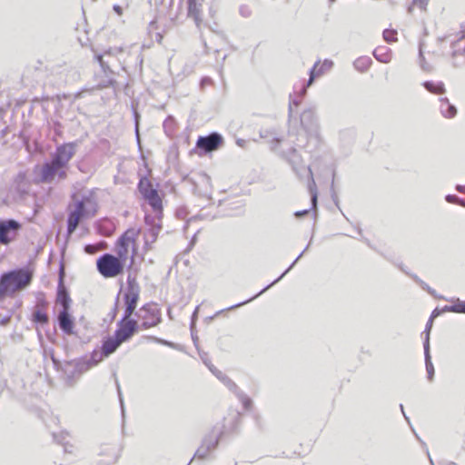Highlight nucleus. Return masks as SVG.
<instances>
[{"label": "nucleus", "mask_w": 465, "mask_h": 465, "mask_svg": "<svg viewBox=\"0 0 465 465\" xmlns=\"http://www.w3.org/2000/svg\"><path fill=\"white\" fill-rule=\"evenodd\" d=\"M137 191L141 198L151 207L157 220L162 221L163 217V193H160L159 183L153 185L147 174H143L139 177Z\"/></svg>", "instance_id": "obj_1"}, {"label": "nucleus", "mask_w": 465, "mask_h": 465, "mask_svg": "<svg viewBox=\"0 0 465 465\" xmlns=\"http://www.w3.org/2000/svg\"><path fill=\"white\" fill-rule=\"evenodd\" d=\"M32 275L26 268H19L0 274V300L5 294L10 295L15 290L30 284Z\"/></svg>", "instance_id": "obj_2"}, {"label": "nucleus", "mask_w": 465, "mask_h": 465, "mask_svg": "<svg viewBox=\"0 0 465 465\" xmlns=\"http://www.w3.org/2000/svg\"><path fill=\"white\" fill-rule=\"evenodd\" d=\"M73 208L68 206V212L81 220H86L97 213L98 203L93 190L79 197L77 193L71 194Z\"/></svg>", "instance_id": "obj_3"}, {"label": "nucleus", "mask_w": 465, "mask_h": 465, "mask_svg": "<svg viewBox=\"0 0 465 465\" xmlns=\"http://www.w3.org/2000/svg\"><path fill=\"white\" fill-rule=\"evenodd\" d=\"M95 366V359L89 357L88 354L75 358L70 361H65L64 367V377L67 386H74L79 377Z\"/></svg>", "instance_id": "obj_4"}, {"label": "nucleus", "mask_w": 465, "mask_h": 465, "mask_svg": "<svg viewBox=\"0 0 465 465\" xmlns=\"http://www.w3.org/2000/svg\"><path fill=\"white\" fill-rule=\"evenodd\" d=\"M300 124L307 138L313 142L315 148L318 147L321 143V134L320 124L315 109L312 107L303 109L300 114Z\"/></svg>", "instance_id": "obj_5"}, {"label": "nucleus", "mask_w": 465, "mask_h": 465, "mask_svg": "<svg viewBox=\"0 0 465 465\" xmlns=\"http://www.w3.org/2000/svg\"><path fill=\"white\" fill-rule=\"evenodd\" d=\"M140 286L136 281L135 276L131 272L127 276V287L124 293V313L122 316L127 318L129 316H137L139 312H136V307L139 301Z\"/></svg>", "instance_id": "obj_6"}, {"label": "nucleus", "mask_w": 465, "mask_h": 465, "mask_svg": "<svg viewBox=\"0 0 465 465\" xmlns=\"http://www.w3.org/2000/svg\"><path fill=\"white\" fill-rule=\"evenodd\" d=\"M38 168V182L51 183L54 181H64L67 178V169L55 163L51 158L45 160Z\"/></svg>", "instance_id": "obj_7"}, {"label": "nucleus", "mask_w": 465, "mask_h": 465, "mask_svg": "<svg viewBox=\"0 0 465 465\" xmlns=\"http://www.w3.org/2000/svg\"><path fill=\"white\" fill-rule=\"evenodd\" d=\"M96 268L104 278H113L124 272L117 257L109 252L103 253L97 258Z\"/></svg>", "instance_id": "obj_8"}, {"label": "nucleus", "mask_w": 465, "mask_h": 465, "mask_svg": "<svg viewBox=\"0 0 465 465\" xmlns=\"http://www.w3.org/2000/svg\"><path fill=\"white\" fill-rule=\"evenodd\" d=\"M77 146V141L58 144L54 151L50 153L49 158L54 160L56 164L62 165L68 170L69 162L75 154Z\"/></svg>", "instance_id": "obj_9"}, {"label": "nucleus", "mask_w": 465, "mask_h": 465, "mask_svg": "<svg viewBox=\"0 0 465 465\" xmlns=\"http://www.w3.org/2000/svg\"><path fill=\"white\" fill-rule=\"evenodd\" d=\"M224 143L223 136L218 132H211L207 135H201L196 141V147L200 155H205L220 149Z\"/></svg>", "instance_id": "obj_10"}, {"label": "nucleus", "mask_w": 465, "mask_h": 465, "mask_svg": "<svg viewBox=\"0 0 465 465\" xmlns=\"http://www.w3.org/2000/svg\"><path fill=\"white\" fill-rule=\"evenodd\" d=\"M136 317L142 319L143 330L157 326L162 322L161 310L154 303L143 304Z\"/></svg>", "instance_id": "obj_11"}, {"label": "nucleus", "mask_w": 465, "mask_h": 465, "mask_svg": "<svg viewBox=\"0 0 465 465\" xmlns=\"http://www.w3.org/2000/svg\"><path fill=\"white\" fill-rule=\"evenodd\" d=\"M123 342L114 334L108 335L102 340L100 351L94 350L89 357L95 359V366L114 353Z\"/></svg>", "instance_id": "obj_12"}, {"label": "nucleus", "mask_w": 465, "mask_h": 465, "mask_svg": "<svg viewBox=\"0 0 465 465\" xmlns=\"http://www.w3.org/2000/svg\"><path fill=\"white\" fill-rule=\"evenodd\" d=\"M304 172L308 173V191L311 194V207L308 209L296 211L293 214L296 218L301 219L305 215L309 214L311 212L313 214V218H317V204H318V189L315 180L313 178V173L312 169L310 168H302Z\"/></svg>", "instance_id": "obj_13"}, {"label": "nucleus", "mask_w": 465, "mask_h": 465, "mask_svg": "<svg viewBox=\"0 0 465 465\" xmlns=\"http://www.w3.org/2000/svg\"><path fill=\"white\" fill-rule=\"evenodd\" d=\"M21 228V223L13 218H0V245H8L15 241Z\"/></svg>", "instance_id": "obj_14"}, {"label": "nucleus", "mask_w": 465, "mask_h": 465, "mask_svg": "<svg viewBox=\"0 0 465 465\" xmlns=\"http://www.w3.org/2000/svg\"><path fill=\"white\" fill-rule=\"evenodd\" d=\"M145 224L148 226V229L144 232V248L149 250L151 249V245L156 242L159 232L162 230V221L157 220L154 216H152L149 213H145L144 215Z\"/></svg>", "instance_id": "obj_15"}, {"label": "nucleus", "mask_w": 465, "mask_h": 465, "mask_svg": "<svg viewBox=\"0 0 465 465\" xmlns=\"http://www.w3.org/2000/svg\"><path fill=\"white\" fill-rule=\"evenodd\" d=\"M310 246V242L307 244V246L304 248V250L300 253L298 254V256L296 257V259L291 263V265L278 277L276 278L274 281H272L271 283H269L268 285H266L262 290H261L257 294H255L254 296H252V298L246 300V301H243V302H238L236 304H233V305H231L229 306L228 308H225V309H223L219 312H217L215 313V315H218L220 313H222L224 311H229V310H233V309H236V308H239L246 303H248L249 302L256 299L257 297H259L261 294H262L263 292H265L267 290H269L271 287H272L274 284H276L277 282H279L293 267L294 265L297 263V262L302 257L303 253L308 250Z\"/></svg>", "instance_id": "obj_16"}, {"label": "nucleus", "mask_w": 465, "mask_h": 465, "mask_svg": "<svg viewBox=\"0 0 465 465\" xmlns=\"http://www.w3.org/2000/svg\"><path fill=\"white\" fill-rule=\"evenodd\" d=\"M279 154L289 163L292 171L299 178H302L304 175L308 176V173L304 172L302 168L311 169V167L302 164V157L294 147L290 148L288 151H282Z\"/></svg>", "instance_id": "obj_17"}, {"label": "nucleus", "mask_w": 465, "mask_h": 465, "mask_svg": "<svg viewBox=\"0 0 465 465\" xmlns=\"http://www.w3.org/2000/svg\"><path fill=\"white\" fill-rule=\"evenodd\" d=\"M55 322L64 334H75V319L73 316L71 310H60Z\"/></svg>", "instance_id": "obj_18"}, {"label": "nucleus", "mask_w": 465, "mask_h": 465, "mask_svg": "<svg viewBox=\"0 0 465 465\" xmlns=\"http://www.w3.org/2000/svg\"><path fill=\"white\" fill-rule=\"evenodd\" d=\"M224 434V427L218 428L213 426L211 431L206 434L202 442L209 450L210 452L215 450Z\"/></svg>", "instance_id": "obj_19"}, {"label": "nucleus", "mask_w": 465, "mask_h": 465, "mask_svg": "<svg viewBox=\"0 0 465 465\" xmlns=\"http://www.w3.org/2000/svg\"><path fill=\"white\" fill-rule=\"evenodd\" d=\"M200 357L204 365L210 370V371L220 380L229 390L236 389V383L230 379L226 374L218 370L209 360L206 353L201 354Z\"/></svg>", "instance_id": "obj_20"}, {"label": "nucleus", "mask_w": 465, "mask_h": 465, "mask_svg": "<svg viewBox=\"0 0 465 465\" xmlns=\"http://www.w3.org/2000/svg\"><path fill=\"white\" fill-rule=\"evenodd\" d=\"M56 302L61 306L60 310H71L72 299L68 288L63 283V279L57 284Z\"/></svg>", "instance_id": "obj_21"}, {"label": "nucleus", "mask_w": 465, "mask_h": 465, "mask_svg": "<svg viewBox=\"0 0 465 465\" xmlns=\"http://www.w3.org/2000/svg\"><path fill=\"white\" fill-rule=\"evenodd\" d=\"M115 337H117L123 343L129 341L132 339L129 325L127 323V318H122L116 323V329L114 331Z\"/></svg>", "instance_id": "obj_22"}, {"label": "nucleus", "mask_w": 465, "mask_h": 465, "mask_svg": "<svg viewBox=\"0 0 465 465\" xmlns=\"http://www.w3.org/2000/svg\"><path fill=\"white\" fill-rule=\"evenodd\" d=\"M14 183V191L20 199L28 194L29 185L25 173L19 172L15 178Z\"/></svg>", "instance_id": "obj_23"}, {"label": "nucleus", "mask_w": 465, "mask_h": 465, "mask_svg": "<svg viewBox=\"0 0 465 465\" xmlns=\"http://www.w3.org/2000/svg\"><path fill=\"white\" fill-rule=\"evenodd\" d=\"M201 6L202 4L198 0H187V16L193 18L198 27L202 23Z\"/></svg>", "instance_id": "obj_24"}, {"label": "nucleus", "mask_w": 465, "mask_h": 465, "mask_svg": "<svg viewBox=\"0 0 465 465\" xmlns=\"http://www.w3.org/2000/svg\"><path fill=\"white\" fill-rule=\"evenodd\" d=\"M440 114L445 118H453L457 114V108L454 104H450L447 97H440Z\"/></svg>", "instance_id": "obj_25"}, {"label": "nucleus", "mask_w": 465, "mask_h": 465, "mask_svg": "<svg viewBox=\"0 0 465 465\" xmlns=\"http://www.w3.org/2000/svg\"><path fill=\"white\" fill-rule=\"evenodd\" d=\"M134 232L132 229L126 230L121 236L117 239L116 248L121 249H129L130 242L134 239Z\"/></svg>", "instance_id": "obj_26"}, {"label": "nucleus", "mask_w": 465, "mask_h": 465, "mask_svg": "<svg viewBox=\"0 0 465 465\" xmlns=\"http://www.w3.org/2000/svg\"><path fill=\"white\" fill-rule=\"evenodd\" d=\"M422 86L430 93L435 94H444L446 92L445 85L443 82L438 81L434 82L431 80L424 81L422 83Z\"/></svg>", "instance_id": "obj_27"}, {"label": "nucleus", "mask_w": 465, "mask_h": 465, "mask_svg": "<svg viewBox=\"0 0 465 465\" xmlns=\"http://www.w3.org/2000/svg\"><path fill=\"white\" fill-rule=\"evenodd\" d=\"M32 322H34L36 325H46L49 322V316L46 312L42 308H35L33 312Z\"/></svg>", "instance_id": "obj_28"}, {"label": "nucleus", "mask_w": 465, "mask_h": 465, "mask_svg": "<svg viewBox=\"0 0 465 465\" xmlns=\"http://www.w3.org/2000/svg\"><path fill=\"white\" fill-rule=\"evenodd\" d=\"M94 61L99 64L101 70L106 76L114 74V72L110 66L111 61L109 59H104V54H94Z\"/></svg>", "instance_id": "obj_29"}, {"label": "nucleus", "mask_w": 465, "mask_h": 465, "mask_svg": "<svg viewBox=\"0 0 465 465\" xmlns=\"http://www.w3.org/2000/svg\"><path fill=\"white\" fill-rule=\"evenodd\" d=\"M47 352H50V360L52 361L54 368L57 371H61L63 373L64 372V367L65 365V361H61L60 360H58L55 357L54 350L52 347H49V348L45 347L43 349V357H44V359H46V353Z\"/></svg>", "instance_id": "obj_30"}, {"label": "nucleus", "mask_w": 465, "mask_h": 465, "mask_svg": "<svg viewBox=\"0 0 465 465\" xmlns=\"http://www.w3.org/2000/svg\"><path fill=\"white\" fill-rule=\"evenodd\" d=\"M450 302H452L451 304L443 306V311L465 314V301L457 298L451 299Z\"/></svg>", "instance_id": "obj_31"}, {"label": "nucleus", "mask_w": 465, "mask_h": 465, "mask_svg": "<svg viewBox=\"0 0 465 465\" xmlns=\"http://www.w3.org/2000/svg\"><path fill=\"white\" fill-rule=\"evenodd\" d=\"M230 391H232L236 395V397L241 401V403L242 404V407L245 411H249L252 409V400L247 394H245L242 391H241L237 385H236V389L230 390Z\"/></svg>", "instance_id": "obj_32"}, {"label": "nucleus", "mask_w": 465, "mask_h": 465, "mask_svg": "<svg viewBox=\"0 0 465 465\" xmlns=\"http://www.w3.org/2000/svg\"><path fill=\"white\" fill-rule=\"evenodd\" d=\"M371 64H372V60L371 59V57L361 56V57H358L353 62V66L357 71H359L361 73H364L370 68Z\"/></svg>", "instance_id": "obj_33"}, {"label": "nucleus", "mask_w": 465, "mask_h": 465, "mask_svg": "<svg viewBox=\"0 0 465 465\" xmlns=\"http://www.w3.org/2000/svg\"><path fill=\"white\" fill-rule=\"evenodd\" d=\"M424 361H425V367L427 371V379L431 381L434 378V366L431 361V355L430 351H424Z\"/></svg>", "instance_id": "obj_34"}, {"label": "nucleus", "mask_w": 465, "mask_h": 465, "mask_svg": "<svg viewBox=\"0 0 465 465\" xmlns=\"http://www.w3.org/2000/svg\"><path fill=\"white\" fill-rule=\"evenodd\" d=\"M432 325H433V320L429 318V320L425 325V329L422 332L423 351H430V331H431Z\"/></svg>", "instance_id": "obj_35"}, {"label": "nucleus", "mask_w": 465, "mask_h": 465, "mask_svg": "<svg viewBox=\"0 0 465 465\" xmlns=\"http://www.w3.org/2000/svg\"><path fill=\"white\" fill-rule=\"evenodd\" d=\"M82 221L80 218L74 216L68 212L66 218V232L72 234L75 232L78 227L79 222Z\"/></svg>", "instance_id": "obj_36"}, {"label": "nucleus", "mask_w": 465, "mask_h": 465, "mask_svg": "<svg viewBox=\"0 0 465 465\" xmlns=\"http://www.w3.org/2000/svg\"><path fill=\"white\" fill-rule=\"evenodd\" d=\"M146 339H148L150 341H154L156 343L167 346L169 348L177 350V351H182V348H183L182 345H180L178 343H175V342H173L171 341H167V340H164V339H162V338H158V337H155V336H147Z\"/></svg>", "instance_id": "obj_37"}, {"label": "nucleus", "mask_w": 465, "mask_h": 465, "mask_svg": "<svg viewBox=\"0 0 465 465\" xmlns=\"http://www.w3.org/2000/svg\"><path fill=\"white\" fill-rule=\"evenodd\" d=\"M48 125H49V129L51 131H53V133H54V137H53L54 141H56L57 137H63L64 126H63V124L59 121L53 120L52 122H50L48 124Z\"/></svg>", "instance_id": "obj_38"}, {"label": "nucleus", "mask_w": 465, "mask_h": 465, "mask_svg": "<svg viewBox=\"0 0 465 465\" xmlns=\"http://www.w3.org/2000/svg\"><path fill=\"white\" fill-rule=\"evenodd\" d=\"M127 323L129 325L131 336L133 337L134 334L138 333L140 330L142 329V322L139 323L137 317L135 316H129L127 317Z\"/></svg>", "instance_id": "obj_39"}, {"label": "nucleus", "mask_w": 465, "mask_h": 465, "mask_svg": "<svg viewBox=\"0 0 465 465\" xmlns=\"http://www.w3.org/2000/svg\"><path fill=\"white\" fill-rule=\"evenodd\" d=\"M423 48H424V42L422 40L420 41L419 43V62H420V65L421 67V69L423 71H426V72H430L431 71V66L426 63V60H425V57H424V53H423Z\"/></svg>", "instance_id": "obj_40"}, {"label": "nucleus", "mask_w": 465, "mask_h": 465, "mask_svg": "<svg viewBox=\"0 0 465 465\" xmlns=\"http://www.w3.org/2000/svg\"><path fill=\"white\" fill-rule=\"evenodd\" d=\"M423 48H424V42L422 40L420 41L419 43V62H420V65L421 67V69L423 71H426V72H430L431 71V66L426 63V60H425V57H424V53H423Z\"/></svg>", "instance_id": "obj_41"}, {"label": "nucleus", "mask_w": 465, "mask_h": 465, "mask_svg": "<svg viewBox=\"0 0 465 465\" xmlns=\"http://www.w3.org/2000/svg\"><path fill=\"white\" fill-rule=\"evenodd\" d=\"M210 453L211 452L209 451V450L202 442L200 447L196 450L194 455L190 460V461L188 462L187 465H190L194 458H196L198 460H206L209 457Z\"/></svg>", "instance_id": "obj_42"}, {"label": "nucleus", "mask_w": 465, "mask_h": 465, "mask_svg": "<svg viewBox=\"0 0 465 465\" xmlns=\"http://www.w3.org/2000/svg\"><path fill=\"white\" fill-rule=\"evenodd\" d=\"M457 56H462V60L460 62L453 61L452 64L454 67H460L465 64V45L462 48H456V45L453 47L452 51V58H456Z\"/></svg>", "instance_id": "obj_43"}, {"label": "nucleus", "mask_w": 465, "mask_h": 465, "mask_svg": "<svg viewBox=\"0 0 465 465\" xmlns=\"http://www.w3.org/2000/svg\"><path fill=\"white\" fill-rule=\"evenodd\" d=\"M382 36L388 44H391L397 40V31L394 29H385L382 32Z\"/></svg>", "instance_id": "obj_44"}, {"label": "nucleus", "mask_w": 465, "mask_h": 465, "mask_svg": "<svg viewBox=\"0 0 465 465\" xmlns=\"http://www.w3.org/2000/svg\"><path fill=\"white\" fill-rule=\"evenodd\" d=\"M384 48L378 47L375 48L372 52L373 56L381 63H388L390 61V57L386 53H383L382 51Z\"/></svg>", "instance_id": "obj_45"}, {"label": "nucleus", "mask_w": 465, "mask_h": 465, "mask_svg": "<svg viewBox=\"0 0 465 465\" xmlns=\"http://www.w3.org/2000/svg\"><path fill=\"white\" fill-rule=\"evenodd\" d=\"M277 134V132L274 128H269V129H261L259 131V136L262 139H266L268 143H270V140L273 138Z\"/></svg>", "instance_id": "obj_46"}, {"label": "nucleus", "mask_w": 465, "mask_h": 465, "mask_svg": "<svg viewBox=\"0 0 465 465\" xmlns=\"http://www.w3.org/2000/svg\"><path fill=\"white\" fill-rule=\"evenodd\" d=\"M289 98H290V101H289V106H288V123L291 122L292 117V107L299 106V104L301 103V100L297 97H293L292 94H290Z\"/></svg>", "instance_id": "obj_47"}, {"label": "nucleus", "mask_w": 465, "mask_h": 465, "mask_svg": "<svg viewBox=\"0 0 465 465\" xmlns=\"http://www.w3.org/2000/svg\"><path fill=\"white\" fill-rule=\"evenodd\" d=\"M115 384H116V388H117V394H118L120 407H121V413H122L123 422H124L125 408H124L123 393H122L121 387H120V384H119V381H118L117 378H115Z\"/></svg>", "instance_id": "obj_48"}, {"label": "nucleus", "mask_w": 465, "mask_h": 465, "mask_svg": "<svg viewBox=\"0 0 465 465\" xmlns=\"http://www.w3.org/2000/svg\"><path fill=\"white\" fill-rule=\"evenodd\" d=\"M132 113H133V117H134V124H135L136 139H137V142L139 143V122H140L141 115L138 113V111L134 108V104H132Z\"/></svg>", "instance_id": "obj_49"}, {"label": "nucleus", "mask_w": 465, "mask_h": 465, "mask_svg": "<svg viewBox=\"0 0 465 465\" xmlns=\"http://www.w3.org/2000/svg\"><path fill=\"white\" fill-rule=\"evenodd\" d=\"M116 84L117 81L114 78L107 76V78L101 81L98 85L100 88H114Z\"/></svg>", "instance_id": "obj_50"}, {"label": "nucleus", "mask_w": 465, "mask_h": 465, "mask_svg": "<svg viewBox=\"0 0 465 465\" xmlns=\"http://www.w3.org/2000/svg\"><path fill=\"white\" fill-rule=\"evenodd\" d=\"M334 176H335V173H333V178H332V182H331V188H330V191H331V200L333 202V203L335 204V206L341 210V207H340V200H339V197L335 192V189H334Z\"/></svg>", "instance_id": "obj_51"}, {"label": "nucleus", "mask_w": 465, "mask_h": 465, "mask_svg": "<svg viewBox=\"0 0 465 465\" xmlns=\"http://www.w3.org/2000/svg\"><path fill=\"white\" fill-rule=\"evenodd\" d=\"M117 259L120 264L122 265V268H124L125 261L127 259L128 255V250L117 248Z\"/></svg>", "instance_id": "obj_52"}, {"label": "nucleus", "mask_w": 465, "mask_h": 465, "mask_svg": "<svg viewBox=\"0 0 465 465\" xmlns=\"http://www.w3.org/2000/svg\"><path fill=\"white\" fill-rule=\"evenodd\" d=\"M119 297H120V292L116 295L114 307L112 308L111 312L108 314L111 321H114L116 318L117 313L119 312Z\"/></svg>", "instance_id": "obj_53"}, {"label": "nucleus", "mask_w": 465, "mask_h": 465, "mask_svg": "<svg viewBox=\"0 0 465 465\" xmlns=\"http://www.w3.org/2000/svg\"><path fill=\"white\" fill-rule=\"evenodd\" d=\"M122 52H123L122 47H119V48L109 47V48L105 49L102 54H104V57L107 56L108 59L110 60V58L114 57L116 55V54L122 53Z\"/></svg>", "instance_id": "obj_54"}, {"label": "nucleus", "mask_w": 465, "mask_h": 465, "mask_svg": "<svg viewBox=\"0 0 465 465\" xmlns=\"http://www.w3.org/2000/svg\"><path fill=\"white\" fill-rule=\"evenodd\" d=\"M282 138L278 136L277 134L275 136H273V138L272 140H270V148L272 151H275L277 149L278 146H280V144L282 143Z\"/></svg>", "instance_id": "obj_55"}, {"label": "nucleus", "mask_w": 465, "mask_h": 465, "mask_svg": "<svg viewBox=\"0 0 465 465\" xmlns=\"http://www.w3.org/2000/svg\"><path fill=\"white\" fill-rule=\"evenodd\" d=\"M240 15L244 17L248 18L252 15V10L251 8L246 5H242L239 8Z\"/></svg>", "instance_id": "obj_56"}, {"label": "nucleus", "mask_w": 465, "mask_h": 465, "mask_svg": "<svg viewBox=\"0 0 465 465\" xmlns=\"http://www.w3.org/2000/svg\"><path fill=\"white\" fill-rule=\"evenodd\" d=\"M356 230L360 235V240L365 242L370 248L376 250V248L371 244V241L363 236L361 228L360 226H356Z\"/></svg>", "instance_id": "obj_57"}, {"label": "nucleus", "mask_w": 465, "mask_h": 465, "mask_svg": "<svg viewBox=\"0 0 465 465\" xmlns=\"http://www.w3.org/2000/svg\"><path fill=\"white\" fill-rule=\"evenodd\" d=\"M196 241H197V233H194L193 235V237L191 238L189 243H188V246L187 248L183 251V253L184 254H187L191 252V250L193 248V246L195 245L196 243Z\"/></svg>", "instance_id": "obj_58"}, {"label": "nucleus", "mask_w": 465, "mask_h": 465, "mask_svg": "<svg viewBox=\"0 0 465 465\" xmlns=\"http://www.w3.org/2000/svg\"><path fill=\"white\" fill-rule=\"evenodd\" d=\"M320 61H317L313 66L310 69V75L311 74H316V77L319 76V75H322L323 74V69L322 68H319L317 69V65L319 64Z\"/></svg>", "instance_id": "obj_59"}, {"label": "nucleus", "mask_w": 465, "mask_h": 465, "mask_svg": "<svg viewBox=\"0 0 465 465\" xmlns=\"http://www.w3.org/2000/svg\"><path fill=\"white\" fill-rule=\"evenodd\" d=\"M429 0H412V5L419 6L421 10H426Z\"/></svg>", "instance_id": "obj_60"}, {"label": "nucleus", "mask_w": 465, "mask_h": 465, "mask_svg": "<svg viewBox=\"0 0 465 465\" xmlns=\"http://www.w3.org/2000/svg\"><path fill=\"white\" fill-rule=\"evenodd\" d=\"M175 215L179 219H185L187 215V211L185 208H178L175 211Z\"/></svg>", "instance_id": "obj_61"}, {"label": "nucleus", "mask_w": 465, "mask_h": 465, "mask_svg": "<svg viewBox=\"0 0 465 465\" xmlns=\"http://www.w3.org/2000/svg\"><path fill=\"white\" fill-rule=\"evenodd\" d=\"M458 197H459V196H458V195H456V194H450V193H449V194H447V195L445 196V201H446L447 203H449L456 204V203H457Z\"/></svg>", "instance_id": "obj_62"}, {"label": "nucleus", "mask_w": 465, "mask_h": 465, "mask_svg": "<svg viewBox=\"0 0 465 465\" xmlns=\"http://www.w3.org/2000/svg\"><path fill=\"white\" fill-rule=\"evenodd\" d=\"M443 312H446L445 311H443V307H442V308H439V307H437V308H435V309L432 311V312H431V314H430V319H432V320H433L435 317L440 316V315L441 313H443Z\"/></svg>", "instance_id": "obj_63"}, {"label": "nucleus", "mask_w": 465, "mask_h": 465, "mask_svg": "<svg viewBox=\"0 0 465 465\" xmlns=\"http://www.w3.org/2000/svg\"><path fill=\"white\" fill-rule=\"evenodd\" d=\"M429 294H430L432 297L436 298V299H440V300H447L445 297H443L442 295H439L436 291L434 289H432L430 286V290H427L426 291Z\"/></svg>", "instance_id": "obj_64"}]
</instances>
